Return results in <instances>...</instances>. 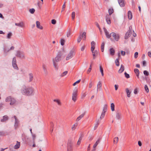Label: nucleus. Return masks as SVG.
<instances>
[{"label":"nucleus","instance_id":"f257e3e1","mask_svg":"<svg viewBox=\"0 0 151 151\" xmlns=\"http://www.w3.org/2000/svg\"><path fill=\"white\" fill-rule=\"evenodd\" d=\"M34 91V89L32 87H27L25 85L23 86V88L21 90V92L23 94L27 96L32 95Z\"/></svg>","mask_w":151,"mask_h":151},{"label":"nucleus","instance_id":"f03ea898","mask_svg":"<svg viewBox=\"0 0 151 151\" xmlns=\"http://www.w3.org/2000/svg\"><path fill=\"white\" fill-rule=\"evenodd\" d=\"M132 31V26H130L129 27V30L125 35L124 38L125 40L124 41V43L127 42L128 39L131 35Z\"/></svg>","mask_w":151,"mask_h":151},{"label":"nucleus","instance_id":"7ed1b4c3","mask_svg":"<svg viewBox=\"0 0 151 151\" xmlns=\"http://www.w3.org/2000/svg\"><path fill=\"white\" fill-rule=\"evenodd\" d=\"M75 54V52L74 49H72L70 51L68 55L66 60H68L71 58Z\"/></svg>","mask_w":151,"mask_h":151},{"label":"nucleus","instance_id":"20e7f679","mask_svg":"<svg viewBox=\"0 0 151 151\" xmlns=\"http://www.w3.org/2000/svg\"><path fill=\"white\" fill-rule=\"evenodd\" d=\"M77 90L75 89L74 90L72 93V99L75 102L77 99Z\"/></svg>","mask_w":151,"mask_h":151},{"label":"nucleus","instance_id":"39448f33","mask_svg":"<svg viewBox=\"0 0 151 151\" xmlns=\"http://www.w3.org/2000/svg\"><path fill=\"white\" fill-rule=\"evenodd\" d=\"M73 143L71 140H69L68 142L67 151H72Z\"/></svg>","mask_w":151,"mask_h":151},{"label":"nucleus","instance_id":"423d86ee","mask_svg":"<svg viewBox=\"0 0 151 151\" xmlns=\"http://www.w3.org/2000/svg\"><path fill=\"white\" fill-rule=\"evenodd\" d=\"M103 29L105 32V34L106 36V37L107 38L110 39L111 41H113L114 39L111 38V35H110V34H109V32H108L106 28L105 27H104Z\"/></svg>","mask_w":151,"mask_h":151},{"label":"nucleus","instance_id":"0eeeda50","mask_svg":"<svg viewBox=\"0 0 151 151\" xmlns=\"http://www.w3.org/2000/svg\"><path fill=\"white\" fill-rule=\"evenodd\" d=\"M62 55V54L61 52H58L55 59H55V62H58L61 60Z\"/></svg>","mask_w":151,"mask_h":151},{"label":"nucleus","instance_id":"6e6552de","mask_svg":"<svg viewBox=\"0 0 151 151\" xmlns=\"http://www.w3.org/2000/svg\"><path fill=\"white\" fill-rule=\"evenodd\" d=\"M111 37L112 36L114 38V40L116 41H118L119 39V36L118 35H116V33L114 32H112L110 33Z\"/></svg>","mask_w":151,"mask_h":151},{"label":"nucleus","instance_id":"1a4fd4ad","mask_svg":"<svg viewBox=\"0 0 151 151\" xmlns=\"http://www.w3.org/2000/svg\"><path fill=\"white\" fill-rule=\"evenodd\" d=\"M16 56L21 58H23L24 57L23 53L20 51H17V52Z\"/></svg>","mask_w":151,"mask_h":151},{"label":"nucleus","instance_id":"9d476101","mask_svg":"<svg viewBox=\"0 0 151 151\" xmlns=\"http://www.w3.org/2000/svg\"><path fill=\"white\" fill-rule=\"evenodd\" d=\"M14 118L15 119V122L14 126L15 127V129H16L18 127L19 125V121L16 116H14Z\"/></svg>","mask_w":151,"mask_h":151},{"label":"nucleus","instance_id":"9b49d317","mask_svg":"<svg viewBox=\"0 0 151 151\" xmlns=\"http://www.w3.org/2000/svg\"><path fill=\"white\" fill-rule=\"evenodd\" d=\"M28 81L29 82H32L34 79V76L32 73H30L28 74Z\"/></svg>","mask_w":151,"mask_h":151},{"label":"nucleus","instance_id":"f8f14e48","mask_svg":"<svg viewBox=\"0 0 151 151\" xmlns=\"http://www.w3.org/2000/svg\"><path fill=\"white\" fill-rule=\"evenodd\" d=\"M15 25L20 27H23L24 26V23L22 22L19 23H15Z\"/></svg>","mask_w":151,"mask_h":151},{"label":"nucleus","instance_id":"ddd939ff","mask_svg":"<svg viewBox=\"0 0 151 151\" xmlns=\"http://www.w3.org/2000/svg\"><path fill=\"white\" fill-rule=\"evenodd\" d=\"M37 27L40 29H43V27L41 26L40 22L38 21H37L36 22Z\"/></svg>","mask_w":151,"mask_h":151},{"label":"nucleus","instance_id":"4468645a","mask_svg":"<svg viewBox=\"0 0 151 151\" xmlns=\"http://www.w3.org/2000/svg\"><path fill=\"white\" fill-rule=\"evenodd\" d=\"M53 62V66L56 70H58V63H56V62H55V59H53L52 60Z\"/></svg>","mask_w":151,"mask_h":151},{"label":"nucleus","instance_id":"2eb2a0df","mask_svg":"<svg viewBox=\"0 0 151 151\" xmlns=\"http://www.w3.org/2000/svg\"><path fill=\"white\" fill-rule=\"evenodd\" d=\"M107 105L106 104H105L103 107V111L101 113H105L107 111Z\"/></svg>","mask_w":151,"mask_h":151},{"label":"nucleus","instance_id":"dca6fc26","mask_svg":"<svg viewBox=\"0 0 151 151\" xmlns=\"http://www.w3.org/2000/svg\"><path fill=\"white\" fill-rule=\"evenodd\" d=\"M106 20L108 24H110L111 23V20L110 18V16L107 15L106 16Z\"/></svg>","mask_w":151,"mask_h":151},{"label":"nucleus","instance_id":"f3484780","mask_svg":"<svg viewBox=\"0 0 151 151\" xmlns=\"http://www.w3.org/2000/svg\"><path fill=\"white\" fill-rule=\"evenodd\" d=\"M109 52L111 55H114L115 53L114 50L113 48H110L109 49Z\"/></svg>","mask_w":151,"mask_h":151},{"label":"nucleus","instance_id":"a211bd4d","mask_svg":"<svg viewBox=\"0 0 151 151\" xmlns=\"http://www.w3.org/2000/svg\"><path fill=\"white\" fill-rule=\"evenodd\" d=\"M10 101V104L11 105H14L16 102V100L13 98H12Z\"/></svg>","mask_w":151,"mask_h":151},{"label":"nucleus","instance_id":"6ab92c4d","mask_svg":"<svg viewBox=\"0 0 151 151\" xmlns=\"http://www.w3.org/2000/svg\"><path fill=\"white\" fill-rule=\"evenodd\" d=\"M128 17L129 19H131L132 17V14L130 11H129L128 12Z\"/></svg>","mask_w":151,"mask_h":151},{"label":"nucleus","instance_id":"aec40b11","mask_svg":"<svg viewBox=\"0 0 151 151\" xmlns=\"http://www.w3.org/2000/svg\"><path fill=\"white\" fill-rule=\"evenodd\" d=\"M3 119H1V122H6L8 119V117L7 116L5 115L3 116Z\"/></svg>","mask_w":151,"mask_h":151},{"label":"nucleus","instance_id":"412c9836","mask_svg":"<svg viewBox=\"0 0 151 151\" xmlns=\"http://www.w3.org/2000/svg\"><path fill=\"white\" fill-rule=\"evenodd\" d=\"M86 33L84 32L81 35H80L81 36V38H82L83 40H85L86 39Z\"/></svg>","mask_w":151,"mask_h":151},{"label":"nucleus","instance_id":"4be33fe9","mask_svg":"<svg viewBox=\"0 0 151 151\" xmlns=\"http://www.w3.org/2000/svg\"><path fill=\"white\" fill-rule=\"evenodd\" d=\"M20 146V142H18V141H17V143L16 145H14V148L15 149H17Z\"/></svg>","mask_w":151,"mask_h":151},{"label":"nucleus","instance_id":"5701e85b","mask_svg":"<svg viewBox=\"0 0 151 151\" xmlns=\"http://www.w3.org/2000/svg\"><path fill=\"white\" fill-rule=\"evenodd\" d=\"M99 123H100L99 120V119H98V121H97V122H96V124H95V125L94 126V130H96V128H97V127H98V126L99 124Z\"/></svg>","mask_w":151,"mask_h":151},{"label":"nucleus","instance_id":"b1692460","mask_svg":"<svg viewBox=\"0 0 151 151\" xmlns=\"http://www.w3.org/2000/svg\"><path fill=\"white\" fill-rule=\"evenodd\" d=\"M114 12L113 9L112 8H110L108 10V12L109 13V16H110Z\"/></svg>","mask_w":151,"mask_h":151},{"label":"nucleus","instance_id":"393cba45","mask_svg":"<svg viewBox=\"0 0 151 151\" xmlns=\"http://www.w3.org/2000/svg\"><path fill=\"white\" fill-rule=\"evenodd\" d=\"M101 84L100 81H99L98 83L97 86V91H98V89L101 88Z\"/></svg>","mask_w":151,"mask_h":151},{"label":"nucleus","instance_id":"a878e982","mask_svg":"<svg viewBox=\"0 0 151 151\" xmlns=\"http://www.w3.org/2000/svg\"><path fill=\"white\" fill-rule=\"evenodd\" d=\"M111 110L113 111L115 110V105L114 103H112L111 105Z\"/></svg>","mask_w":151,"mask_h":151},{"label":"nucleus","instance_id":"bb28decb","mask_svg":"<svg viewBox=\"0 0 151 151\" xmlns=\"http://www.w3.org/2000/svg\"><path fill=\"white\" fill-rule=\"evenodd\" d=\"M119 140V138L117 137H115L114 139V144H116Z\"/></svg>","mask_w":151,"mask_h":151},{"label":"nucleus","instance_id":"cd10ccee","mask_svg":"<svg viewBox=\"0 0 151 151\" xmlns=\"http://www.w3.org/2000/svg\"><path fill=\"white\" fill-rule=\"evenodd\" d=\"M126 92L127 94V96L128 97H130V94L131 93V92L129 91V89L128 88H127L126 89Z\"/></svg>","mask_w":151,"mask_h":151},{"label":"nucleus","instance_id":"c85d7f7f","mask_svg":"<svg viewBox=\"0 0 151 151\" xmlns=\"http://www.w3.org/2000/svg\"><path fill=\"white\" fill-rule=\"evenodd\" d=\"M68 73V71H65V72H63L62 73H61L60 76L61 77H63L65 76Z\"/></svg>","mask_w":151,"mask_h":151},{"label":"nucleus","instance_id":"c756f323","mask_svg":"<svg viewBox=\"0 0 151 151\" xmlns=\"http://www.w3.org/2000/svg\"><path fill=\"white\" fill-rule=\"evenodd\" d=\"M84 114H82L81 115H80L77 118V119H76V121H78L81 118L83 117Z\"/></svg>","mask_w":151,"mask_h":151},{"label":"nucleus","instance_id":"7c9ffc66","mask_svg":"<svg viewBox=\"0 0 151 151\" xmlns=\"http://www.w3.org/2000/svg\"><path fill=\"white\" fill-rule=\"evenodd\" d=\"M42 68L45 73L47 74V70L45 65L43 64L42 65Z\"/></svg>","mask_w":151,"mask_h":151},{"label":"nucleus","instance_id":"2f4dec72","mask_svg":"<svg viewBox=\"0 0 151 151\" xmlns=\"http://www.w3.org/2000/svg\"><path fill=\"white\" fill-rule=\"evenodd\" d=\"M12 32H10L7 35V38L9 39H10L11 36H12Z\"/></svg>","mask_w":151,"mask_h":151},{"label":"nucleus","instance_id":"473e14b6","mask_svg":"<svg viewBox=\"0 0 151 151\" xmlns=\"http://www.w3.org/2000/svg\"><path fill=\"white\" fill-rule=\"evenodd\" d=\"M118 2L121 7H123V0H118Z\"/></svg>","mask_w":151,"mask_h":151},{"label":"nucleus","instance_id":"72a5a7b5","mask_svg":"<svg viewBox=\"0 0 151 151\" xmlns=\"http://www.w3.org/2000/svg\"><path fill=\"white\" fill-rule=\"evenodd\" d=\"M100 70L102 76L104 75L103 69L101 66L100 67Z\"/></svg>","mask_w":151,"mask_h":151},{"label":"nucleus","instance_id":"f704fd0d","mask_svg":"<svg viewBox=\"0 0 151 151\" xmlns=\"http://www.w3.org/2000/svg\"><path fill=\"white\" fill-rule=\"evenodd\" d=\"M12 66H13V68L14 69H17V70H18V69L17 65V63H14V64H12Z\"/></svg>","mask_w":151,"mask_h":151},{"label":"nucleus","instance_id":"c9c22d12","mask_svg":"<svg viewBox=\"0 0 151 151\" xmlns=\"http://www.w3.org/2000/svg\"><path fill=\"white\" fill-rule=\"evenodd\" d=\"M65 42V40L64 39H61L60 42L61 45H62V46L63 45H64Z\"/></svg>","mask_w":151,"mask_h":151},{"label":"nucleus","instance_id":"e433bc0d","mask_svg":"<svg viewBox=\"0 0 151 151\" xmlns=\"http://www.w3.org/2000/svg\"><path fill=\"white\" fill-rule=\"evenodd\" d=\"M12 98L10 96H8L7 97L5 100L6 101V102H9L12 99Z\"/></svg>","mask_w":151,"mask_h":151},{"label":"nucleus","instance_id":"4c0bfd02","mask_svg":"<svg viewBox=\"0 0 151 151\" xmlns=\"http://www.w3.org/2000/svg\"><path fill=\"white\" fill-rule=\"evenodd\" d=\"M6 135L5 132L3 131H0V136H4Z\"/></svg>","mask_w":151,"mask_h":151},{"label":"nucleus","instance_id":"58836bf2","mask_svg":"<svg viewBox=\"0 0 151 151\" xmlns=\"http://www.w3.org/2000/svg\"><path fill=\"white\" fill-rule=\"evenodd\" d=\"M92 62H91V63L90 65V67L88 69V70L87 71V73L88 74L91 72V65H92Z\"/></svg>","mask_w":151,"mask_h":151},{"label":"nucleus","instance_id":"ea45409f","mask_svg":"<svg viewBox=\"0 0 151 151\" xmlns=\"http://www.w3.org/2000/svg\"><path fill=\"white\" fill-rule=\"evenodd\" d=\"M75 13L74 12H73L71 14L72 19L73 20L75 18Z\"/></svg>","mask_w":151,"mask_h":151},{"label":"nucleus","instance_id":"a19ab883","mask_svg":"<svg viewBox=\"0 0 151 151\" xmlns=\"http://www.w3.org/2000/svg\"><path fill=\"white\" fill-rule=\"evenodd\" d=\"M123 72V65H121V68L118 71V72L119 73H121Z\"/></svg>","mask_w":151,"mask_h":151},{"label":"nucleus","instance_id":"79ce46f5","mask_svg":"<svg viewBox=\"0 0 151 151\" xmlns=\"http://www.w3.org/2000/svg\"><path fill=\"white\" fill-rule=\"evenodd\" d=\"M125 51H123V56H124L126 53L127 54H129V51L128 49L125 50Z\"/></svg>","mask_w":151,"mask_h":151},{"label":"nucleus","instance_id":"37998d69","mask_svg":"<svg viewBox=\"0 0 151 151\" xmlns=\"http://www.w3.org/2000/svg\"><path fill=\"white\" fill-rule=\"evenodd\" d=\"M29 11L31 14H33L35 12V10L33 8H32L29 9Z\"/></svg>","mask_w":151,"mask_h":151},{"label":"nucleus","instance_id":"c03bdc74","mask_svg":"<svg viewBox=\"0 0 151 151\" xmlns=\"http://www.w3.org/2000/svg\"><path fill=\"white\" fill-rule=\"evenodd\" d=\"M16 60L15 57H14L12 59V64L14 63H16Z\"/></svg>","mask_w":151,"mask_h":151},{"label":"nucleus","instance_id":"a18cd8bd","mask_svg":"<svg viewBox=\"0 0 151 151\" xmlns=\"http://www.w3.org/2000/svg\"><path fill=\"white\" fill-rule=\"evenodd\" d=\"M53 101L54 102H56L59 105H61V102L59 100L57 99H54Z\"/></svg>","mask_w":151,"mask_h":151},{"label":"nucleus","instance_id":"49530a36","mask_svg":"<svg viewBox=\"0 0 151 151\" xmlns=\"http://www.w3.org/2000/svg\"><path fill=\"white\" fill-rule=\"evenodd\" d=\"M124 74L125 77L127 78H129V77H130L129 75L126 72H125L124 73Z\"/></svg>","mask_w":151,"mask_h":151},{"label":"nucleus","instance_id":"de8ad7c7","mask_svg":"<svg viewBox=\"0 0 151 151\" xmlns=\"http://www.w3.org/2000/svg\"><path fill=\"white\" fill-rule=\"evenodd\" d=\"M78 125V124L77 123H75V124L73 126V127L72 128V129L73 130H74L75 129V127H77Z\"/></svg>","mask_w":151,"mask_h":151},{"label":"nucleus","instance_id":"09e8293b","mask_svg":"<svg viewBox=\"0 0 151 151\" xmlns=\"http://www.w3.org/2000/svg\"><path fill=\"white\" fill-rule=\"evenodd\" d=\"M116 65L117 66H119V61L118 59H117L115 61Z\"/></svg>","mask_w":151,"mask_h":151},{"label":"nucleus","instance_id":"8fccbe9b","mask_svg":"<svg viewBox=\"0 0 151 151\" xmlns=\"http://www.w3.org/2000/svg\"><path fill=\"white\" fill-rule=\"evenodd\" d=\"M145 89L147 92L148 93L149 92V89L147 85L145 86Z\"/></svg>","mask_w":151,"mask_h":151},{"label":"nucleus","instance_id":"3c124183","mask_svg":"<svg viewBox=\"0 0 151 151\" xmlns=\"http://www.w3.org/2000/svg\"><path fill=\"white\" fill-rule=\"evenodd\" d=\"M81 35H80L77 39V42L78 43H79L81 42Z\"/></svg>","mask_w":151,"mask_h":151},{"label":"nucleus","instance_id":"603ef678","mask_svg":"<svg viewBox=\"0 0 151 151\" xmlns=\"http://www.w3.org/2000/svg\"><path fill=\"white\" fill-rule=\"evenodd\" d=\"M81 81V79H79V80H78V81H76V82H75L74 83H73V86H75L76 84L79 83Z\"/></svg>","mask_w":151,"mask_h":151},{"label":"nucleus","instance_id":"864d4df0","mask_svg":"<svg viewBox=\"0 0 151 151\" xmlns=\"http://www.w3.org/2000/svg\"><path fill=\"white\" fill-rule=\"evenodd\" d=\"M143 73L146 76H148L149 75V73L147 70H144Z\"/></svg>","mask_w":151,"mask_h":151},{"label":"nucleus","instance_id":"5fc2aeb1","mask_svg":"<svg viewBox=\"0 0 151 151\" xmlns=\"http://www.w3.org/2000/svg\"><path fill=\"white\" fill-rule=\"evenodd\" d=\"M92 53H94V54L98 55L99 54V51L97 50H95Z\"/></svg>","mask_w":151,"mask_h":151},{"label":"nucleus","instance_id":"6e6d98bb","mask_svg":"<svg viewBox=\"0 0 151 151\" xmlns=\"http://www.w3.org/2000/svg\"><path fill=\"white\" fill-rule=\"evenodd\" d=\"M51 23L52 24H55L56 23V20L55 19H53L51 21Z\"/></svg>","mask_w":151,"mask_h":151},{"label":"nucleus","instance_id":"4d7b16f0","mask_svg":"<svg viewBox=\"0 0 151 151\" xmlns=\"http://www.w3.org/2000/svg\"><path fill=\"white\" fill-rule=\"evenodd\" d=\"M105 116V114H101L100 117V120L102 118H103Z\"/></svg>","mask_w":151,"mask_h":151},{"label":"nucleus","instance_id":"13d9d810","mask_svg":"<svg viewBox=\"0 0 151 151\" xmlns=\"http://www.w3.org/2000/svg\"><path fill=\"white\" fill-rule=\"evenodd\" d=\"M65 2L63 4V6L62 8V11H63L64 10L65 8Z\"/></svg>","mask_w":151,"mask_h":151},{"label":"nucleus","instance_id":"bf43d9fd","mask_svg":"<svg viewBox=\"0 0 151 151\" xmlns=\"http://www.w3.org/2000/svg\"><path fill=\"white\" fill-rule=\"evenodd\" d=\"M134 94H136L138 93V89L137 88L134 89Z\"/></svg>","mask_w":151,"mask_h":151},{"label":"nucleus","instance_id":"052dcab7","mask_svg":"<svg viewBox=\"0 0 151 151\" xmlns=\"http://www.w3.org/2000/svg\"><path fill=\"white\" fill-rule=\"evenodd\" d=\"M138 52H136L134 53V57L135 58H136L138 57Z\"/></svg>","mask_w":151,"mask_h":151},{"label":"nucleus","instance_id":"680f3d73","mask_svg":"<svg viewBox=\"0 0 151 151\" xmlns=\"http://www.w3.org/2000/svg\"><path fill=\"white\" fill-rule=\"evenodd\" d=\"M101 138H99L98 140L96 141V142H95L96 143L97 145H98L100 142L101 140Z\"/></svg>","mask_w":151,"mask_h":151},{"label":"nucleus","instance_id":"e2e57ef3","mask_svg":"<svg viewBox=\"0 0 151 151\" xmlns=\"http://www.w3.org/2000/svg\"><path fill=\"white\" fill-rule=\"evenodd\" d=\"M101 138H99L98 140L96 141V142H95L96 143L97 145H98L100 142L101 140Z\"/></svg>","mask_w":151,"mask_h":151},{"label":"nucleus","instance_id":"0e129e2a","mask_svg":"<svg viewBox=\"0 0 151 151\" xmlns=\"http://www.w3.org/2000/svg\"><path fill=\"white\" fill-rule=\"evenodd\" d=\"M71 33L70 31L68 32L67 34V36L68 37H69L71 35Z\"/></svg>","mask_w":151,"mask_h":151},{"label":"nucleus","instance_id":"69168bd1","mask_svg":"<svg viewBox=\"0 0 151 151\" xmlns=\"http://www.w3.org/2000/svg\"><path fill=\"white\" fill-rule=\"evenodd\" d=\"M97 145L96 143H95L94 144V145H93V150H96V147L97 146V145Z\"/></svg>","mask_w":151,"mask_h":151},{"label":"nucleus","instance_id":"338daca9","mask_svg":"<svg viewBox=\"0 0 151 151\" xmlns=\"http://www.w3.org/2000/svg\"><path fill=\"white\" fill-rule=\"evenodd\" d=\"M96 25L99 28V29L100 31H101V29L100 27L99 24L97 22H96Z\"/></svg>","mask_w":151,"mask_h":151},{"label":"nucleus","instance_id":"774afa93","mask_svg":"<svg viewBox=\"0 0 151 151\" xmlns=\"http://www.w3.org/2000/svg\"><path fill=\"white\" fill-rule=\"evenodd\" d=\"M96 43L94 41H92L91 42V45L92 46H95V45Z\"/></svg>","mask_w":151,"mask_h":151}]
</instances>
